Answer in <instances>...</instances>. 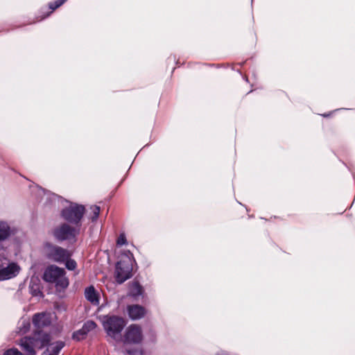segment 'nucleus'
<instances>
[{
    "label": "nucleus",
    "mask_w": 355,
    "mask_h": 355,
    "mask_svg": "<svg viewBox=\"0 0 355 355\" xmlns=\"http://www.w3.org/2000/svg\"><path fill=\"white\" fill-rule=\"evenodd\" d=\"M132 266L124 261H119L116 264L115 280L121 284L132 277Z\"/></svg>",
    "instance_id": "6e6552de"
},
{
    "label": "nucleus",
    "mask_w": 355,
    "mask_h": 355,
    "mask_svg": "<svg viewBox=\"0 0 355 355\" xmlns=\"http://www.w3.org/2000/svg\"><path fill=\"white\" fill-rule=\"evenodd\" d=\"M65 275L64 268L51 265L45 270L43 279L46 282L54 284L57 289H64L69 286V279Z\"/></svg>",
    "instance_id": "20e7f679"
},
{
    "label": "nucleus",
    "mask_w": 355,
    "mask_h": 355,
    "mask_svg": "<svg viewBox=\"0 0 355 355\" xmlns=\"http://www.w3.org/2000/svg\"><path fill=\"white\" fill-rule=\"evenodd\" d=\"M11 230L8 224L3 221H0V241L6 240L11 235Z\"/></svg>",
    "instance_id": "2eb2a0df"
},
{
    "label": "nucleus",
    "mask_w": 355,
    "mask_h": 355,
    "mask_svg": "<svg viewBox=\"0 0 355 355\" xmlns=\"http://www.w3.org/2000/svg\"><path fill=\"white\" fill-rule=\"evenodd\" d=\"M97 325L94 321L87 320L83 324L82 331H84L85 334H87L89 331L95 329Z\"/></svg>",
    "instance_id": "f3484780"
},
{
    "label": "nucleus",
    "mask_w": 355,
    "mask_h": 355,
    "mask_svg": "<svg viewBox=\"0 0 355 355\" xmlns=\"http://www.w3.org/2000/svg\"><path fill=\"white\" fill-rule=\"evenodd\" d=\"M215 355H230V354L226 351L220 350V351L217 352L215 354Z\"/></svg>",
    "instance_id": "393cba45"
},
{
    "label": "nucleus",
    "mask_w": 355,
    "mask_h": 355,
    "mask_svg": "<svg viewBox=\"0 0 355 355\" xmlns=\"http://www.w3.org/2000/svg\"><path fill=\"white\" fill-rule=\"evenodd\" d=\"M51 336L42 330H36L31 336L21 338L19 345L26 355H35V349H41L49 347Z\"/></svg>",
    "instance_id": "f257e3e1"
},
{
    "label": "nucleus",
    "mask_w": 355,
    "mask_h": 355,
    "mask_svg": "<svg viewBox=\"0 0 355 355\" xmlns=\"http://www.w3.org/2000/svg\"><path fill=\"white\" fill-rule=\"evenodd\" d=\"M128 313L132 320H139L146 314V309L141 305H130L128 307Z\"/></svg>",
    "instance_id": "9b49d317"
},
{
    "label": "nucleus",
    "mask_w": 355,
    "mask_h": 355,
    "mask_svg": "<svg viewBox=\"0 0 355 355\" xmlns=\"http://www.w3.org/2000/svg\"><path fill=\"white\" fill-rule=\"evenodd\" d=\"M92 209V215L90 216V220L92 222H95L98 219L100 214V207L97 205L92 206L91 207Z\"/></svg>",
    "instance_id": "a211bd4d"
},
{
    "label": "nucleus",
    "mask_w": 355,
    "mask_h": 355,
    "mask_svg": "<svg viewBox=\"0 0 355 355\" xmlns=\"http://www.w3.org/2000/svg\"><path fill=\"white\" fill-rule=\"evenodd\" d=\"M64 263H65V267L69 270H74L76 268V267H77L76 261L75 260H73V259H70V258H69L66 261H64Z\"/></svg>",
    "instance_id": "aec40b11"
},
{
    "label": "nucleus",
    "mask_w": 355,
    "mask_h": 355,
    "mask_svg": "<svg viewBox=\"0 0 355 355\" xmlns=\"http://www.w3.org/2000/svg\"><path fill=\"white\" fill-rule=\"evenodd\" d=\"M52 196H53V199L58 198V196L55 194H53Z\"/></svg>",
    "instance_id": "a878e982"
},
{
    "label": "nucleus",
    "mask_w": 355,
    "mask_h": 355,
    "mask_svg": "<svg viewBox=\"0 0 355 355\" xmlns=\"http://www.w3.org/2000/svg\"><path fill=\"white\" fill-rule=\"evenodd\" d=\"M33 324L37 330L49 327L51 324V315L49 313L42 312L35 313L33 317Z\"/></svg>",
    "instance_id": "1a4fd4ad"
},
{
    "label": "nucleus",
    "mask_w": 355,
    "mask_h": 355,
    "mask_svg": "<svg viewBox=\"0 0 355 355\" xmlns=\"http://www.w3.org/2000/svg\"><path fill=\"white\" fill-rule=\"evenodd\" d=\"M67 0H56L54 2H51L49 3V8L51 10V12L60 6H62Z\"/></svg>",
    "instance_id": "412c9836"
},
{
    "label": "nucleus",
    "mask_w": 355,
    "mask_h": 355,
    "mask_svg": "<svg viewBox=\"0 0 355 355\" xmlns=\"http://www.w3.org/2000/svg\"><path fill=\"white\" fill-rule=\"evenodd\" d=\"M3 355H23L21 352H20L16 348H11L7 349L4 353Z\"/></svg>",
    "instance_id": "5701e85b"
},
{
    "label": "nucleus",
    "mask_w": 355,
    "mask_h": 355,
    "mask_svg": "<svg viewBox=\"0 0 355 355\" xmlns=\"http://www.w3.org/2000/svg\"><path fill=\"white\" fill-rule=\"evenodd\" d=\"M85 297L92 304L98 305L99 295L93 286H89L85 288Z\"/></svg>",
    "instance_id": "ddd939ff"
},
{
    "label": "nucleus",
    "mask_w": 355,
    "mask_h": 355,
    "mask_svg": "<svg viewBox=\"0 0 355 355\" xmlns=\"http://www.w3.org/2000/svg\"><path fill=\"white\" fill-rule=\"evenodd\" d=\"M86 336H87V334H85V332L82 331V328H81L79 330L76 331L73 333L72 338L73 340L79 341V340H83Z\"/></svg>",
    "instance_id": "6ab92c4d"
},
{
    "label": "nucleus",
    "mask_w": 355,
    "mask_h": 355,
    "mask_svg": "<svg viewBox=\"0 0 355 355\" xmlns=\"http://www.w3.org/2000/svg\"><path fill=\"white\" fill-rule=\"evenodd\" d=\"M30 328V323L28 322H26L25 321H23L22 322V327H19L20 331L23 333H26L29 330Z\"/></svg>",
    "instance_id": "b1692460"
},
{
    "label": "nucleus",
    "mask_w": 355,
    "mask_h": 355,
    "mask_svg": "<svg viewBox=\"0 0 355 355\" xmlns=\"http://www.w3.org/2000/svg\"><path fill=\"white\" fill-rule=\"evenodd\" d=\"M44 250L46 258L56 263H62L71 256L68 250L51 243H46Z\"/></svg>",
    "instance_id": "423d86ee"
},
{
    "label": "nucleus",
    "mask_w": 355,
    "mask_h": 355,
    "mask_svg": "<svg viewBox=\"0 0 355 355\" xmlns=\"http://www.w3.org/2000/svg\"><path fill=\"white\" fill-rule=\"evenodd\" d=\"M49 17V15H45V17H43V19H45V17Z\"/></svg>",
    "instance_id": "c85d7f7f"
},
{
    "label": "nucleus",
    "mask_w": 355,
    "mask_h": 355,
    "mask_svg": "<svg viewBox=\"0 0 355 355\" xmlns=\"http://www.w3.org/2000/svg\"><path fill=\"white\" fill-rule=\"evenodd\" d=\"M101 318L103 327L107 336L114 340L119 338L126 324L125 320L122 317L114 315H105Z\"/></svg>",
    "instance_id": "7ed1b4c3"
},
{
    "label": "nucleus",
    "mask_w": 355,
    "mask_h": 355,
    "mask_svg": "<svg viewBox=\"0 0 355 355\" xmlns=\"http://www.w3.org/2000/svg\"><path fill=\"white\" fill-rule=\"evenodd\" d=\"M143 339L141 327L137 324H130L125 331L123 343L125 344H139Z\"/></svg>",
    "instance_id": "0eeeda50"
},
{
    "label": "nucleus",
    "mask_w": 355,
    "mask_h": 355,
    "mask_svg": "<svg viewBox=\"0 0 355 355\" xmlns=\"http://www.w3.org/2000/svg\"><path fill=\"white\" fill-rule=\"evenodd\" d=\"M144 293L143 287L138 282H133L129 285L128 295L137 300Z\"/></svg>",
    "instance_id": "4468645a"
},
{
    "label": "nucleus",
    "mask_w": 355,
    "mask_h": 355,
    "mask_svg": "<svg viewBox=\"0 0 355 355\" xmlns=\"http://www.w3.org/2000/svg\"><path fill=\"white\" fill-rule=\"evenodd\" d=\"M127 243V239L125 234L124 233H121L117 238L116 245L119 246H121L125 245Z\"/></svg>",
    "instance_id": "4be33fe9"
},
{
    "label": "nucleus",
    "mask_w": 355,
    "mask_h": 355,
    "mask_svg": "<svg viewBox=\"0 0 355 355\" xmlns=\"http://www.w3.org/2000/svg\"><path fill=\"white\" fill-rule=\"evenodd\" d=\"M65 343L63 341L58 340L51 343L45 351L43 352L42 355H58L62 348L64 347Z\"/></svg>",
    "instance_id": "f8f14e48"
},
{
    "label": "nucleus",
    "mask_w": 355,
    "mask_h": 355,
    "mask_svg": "<svg viewBox=\"0 0 355 355\" xmlns=\"http://www.w3.org/2000/svg\"><path fill=\"white\" fill-rule=\"evenodd\" d=\"M80 232V228L65 222L55 227L52 231V234L59 242L70 240L76 241V236Z\"/></svg>",
    "instance_id": "39448f33"
},
{
    "label": "nucleus",
    "mask_w": 355,
    "mask_h": 355,
    "mask_svg": "<svg viewBox=\"0 0 355 355\" xmlns=\"http://www.w3.org/2000/svg\"><path fill=\"white\" fill-rule=\"evenodd\" d=\"M30 293L34 297H43V293L40 289V284L36 282L31 280L28 286Z\"/></svg>",
    "instance_id": "dca6fc26"
},
{
    "label": "nucleus",
    "mask_w": 355,
    "mask_h": 355,
    "mask_svg": "<svg viewBox=\"0 0 355 355\" xmlns=\"http://www.w3.org/2000/svg\"><path fill=\"white\" fill-rule=\"evenodd\" d=\"M49 17V15H45V17H43V19H45V17Z\"/></svg>",
    "instance_id": "cd10ccee"
},
{
    "label": "nucleus",
    "mask_w": 355,
    "mask_h": 355,
    "mask_svg": "<svg viewBox=\"0 0 355 355\" xmlns=\"http://www.w3.org/2000/svg\"><path fill=\"white\" fill-rule=\"evenodd\" d=\"M20 268L15 263H9L6 267L0 266V281L6 280L16 277Z\"/></svg>",
    "instance_id": "9d476101"
},
{
    "label": "nucleus",
    "mask_w": 355,
    "mask_h": 355,
    "mask_svg": "<svg viewBox=\"0 0 355 355\" xmlns=\"http://www.w3.org/2000/svg\"><path fill=\"white\" fill-rule=\"evenodd\" d=\"M49 17V15H45V17H43V19H45V17Z\"/></svg>",
    "instance_id": "c756f323"
},
{
    "label": "nucleus",
    "mask_w": 355,
    "mask_h": 355,
    "mask_svg": "<svg viewBox=\"0 0 355 355\" xmlns=\"http://www.w3.org/2000/svg\"><path fill=\"white\" fill-rule=\"evenodd\" d=\"M85 211L84 205L70 202L69 206L60 211V217L66 223L80 228Z\"/></svg>",
    "instance_id": "f03ea898"
},
{
    "label": "nucleus",
    "mask_w": 355,
    "mask_h": 355,
    "mask_svg": "<svg viewBox=\"0 0 355 355\" xmlns=\"http://www.w3.org/2000/svg\"><path fill=\"white\" fill-rule=\"evenodd\" d=\"M128 253L130 256H131L132 257H133V254L132 253H131L130 251H128Z\"/></svg>",
    "instance_id": "bb28decb"
}]
</instances>
